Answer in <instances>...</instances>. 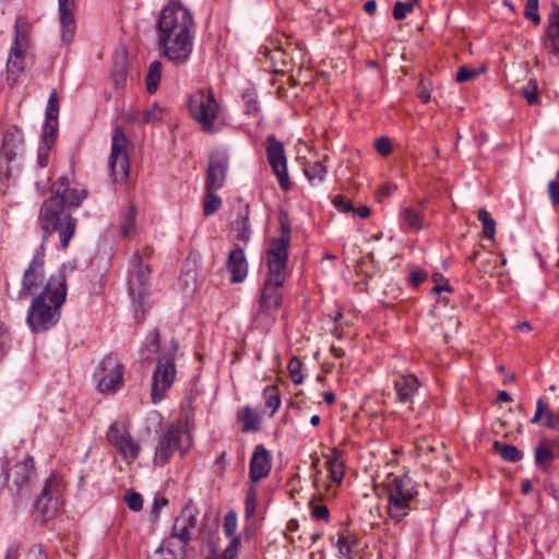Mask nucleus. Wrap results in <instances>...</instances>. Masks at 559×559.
<instances>
[{
  "instance_id": "f257e3e1",
  "label": "nucleus",
  "mask_w": 559,
  "mask_h": 559,
  "mask_svg": "<svg viewBox=\"0 0 559 559\" xmlns=\"http://www.w3.org/2000/svg\"><path fill=\"white\" fill-rule=\"evenodd\" d=\"M292 239V227L288 215H280L278 236L271 239L266 251V267L263 284L260 288L258 309L253 314V324L257 329L267 331L276 321L277 311L283 305L280 288L284 285L288 272V248Z\"/></svg>"
},
{
  "instance_id": "f03ea898",
  "label": "nucleus",
  "mask_w": 559,
  "mask_h": 559,
  "mask_svg": "<svg viewBox=\"0 0 559 559\" xmlns=\"http://www.w3.org/2000/svg\"><path fill=\"white\" fill-rule=\"evenodd\" d=\"M51 195L40 206L38 213V226L41 230V245L53 234H59L61 249H67L74 236L78 219L71 215V210L81 205L86 198V191L70 188L69 178L61 176L51 188Z\"/></svg>"
},
{
  "instance_id": "7ed1b4c3",
  "label": "nucleus",
  "mask_w": 559,
  "mask_h": 559,
  "mask_svg": "<svg viewBox=\"0 0 559 559\" xmlns=\"http://www.w3.org/2000/svg\"><path fill=\"white\" fill-rule=\"evenodd\" d=\"M195 24L191 12L180 2L170 1L159 13L158 45L175 64L186 63L192 52Z\"/></svg>"
},
{
  "instance_id": "20e7f679",
  "label": "nucleus",
  "mask_w": 559,
  "mask_h": 559,
  "mask_svg": "<svg viewBox=\"0 0 559 559\" xmlns=\"http://www.w3.org/2000/svg\"><path fill=\"white\" fill-rule=\"evenodd\" d=\"M67 264L47 281L45 289L32 300L26 323L34 333H41L55 326L61 317V307L67 297Z\"/></svg>"
},
{
  "instance_id": "39448f33",
  "label": "nucleus",
  "mask_w": 559,
  "mask_h": 559,
  "mask_svg": "<svg viewBox=\"0 0 559 559\" xmlns=\"http://www.w3.org/2000/svg\"><path fill=\"white\" fill-rule=\"evenodd\" d=\"M187 107L191 118L204 133L218 132L217 122L222 116V108L211 88H200L190 95Z\"/></svg>"
},
{
  "instance_id": "423d86ee",
  "label": "nucleus",
  "mask_w": 559,
  "mask_h": 559,
  "mask_svg": "<svg viewBox=\"0 0 559 559\" xmlns=\"http://www.w3.org/2000/svg\"><path fill=\"white\" fill-rule=\"evenodd\" d=\"M418 490L408 476H397L388 485V513L391 519L401 522L415 509Z\"/></svg>"
},
{
  "instance_id": "0eeeda50",
  "label": "nucleus",
  "mask_w": 559,
  "mask_h": 559,
  "mask_svg": "<svg viewBox=\"0 0 559 559\" xmlns=\"http://www.w3.org/2000/svg\"><path fill=\"white\" fill-rule=\"evenodd\" d=\"M31 24L25 16H17L14 25L13 40L7 60V82L10 86L17 83L25 68V55L29 48Z\"/></svg>"
},
{
  "instance_id": "6e6552de",
  "label": "nucleus",
  "mask_w": 559,
  "mask_h": 559,
  "mask_svg": "<svg viewBox=\"0 0 559 559\" xmlns=\"http://www.w3.org/2000/svg\"><path fill=\"white\" fill-rule=\"evenodd\" d=\"M150 274V266L143 262L139 252H134L130 261L128 292L132 299L138 321L143 320L144 317V304L147 296Z\"/></svg>"
},
{
  "instance_id": "1a4fd4ad",
  "label": "nucleus",
  "mask_w": 559,
  "mask_h": 559,
  "mask_svg": "<svg viewBox=\"0 0 559 559\" xmlns=\"http://www.w3.org/2000/svg\"><path fill=\"white\" fill-rule=\"evenodd\" d=\"M178 344L173 343L171 348L163 352L158 358L156 368L152 377L151 396L154 404L159 403L166 392L170 389L176 380V353Z\"/></svg>"
},
{
  "instance_id": "9d476101",
  "label": "nucleus",
  "mask_w": 559,
  "mask_h": 559,
  "mask_svg": "<svg viewBox=\"0 0 559 559\" xmlns=\"http://www.w3.org/2000/svg\"><path fill=\"white\" fill-rule=\"evenodd\" d=\"M25 143L22 131L12 126L3 136L0 148V176L10 178L13 170H19L24 159Z\"/></svg>"
},
{
  "instance_id": "9b49d317",
  "label": "nucleus",
  "mask_w": 559,
  "mask_h": 559,
  "mask_svg": "<svg viewBox=\"0 0 559 559\" xmlns=\"http://www.w3.org/2000/svg\"><path fill=\"white\" fill-rule=\"evenodd\" d=\"M191 445V438L181 425H170L160 437L155 450L154 463L165 465L176 452L186 454Z\"/></svg>"
},
{
  "instance_id": "f8f14e48",
  "label": "nucleus",
  "mask_w": 559,
  "mask_h": 559,
  "mask_svg": "<svg viewBox=\"0 0 559 559\" xmlns=\"http://www.w3.org/2000/svg\"><path fill=\"white\" fill-rule=\"evenodd\" d=\"M4 480L12 478L13 486L10 488L15 503L19 504L23 498H26L32 489L33 481L36 477L35 463L32 456L25 457L16 463L10 472H5V462L2 463Z\"/></svg>"
},
{
  "instance_id": "ddd939ff",
  "label": "nucleus",
  "mask_w": 559,
  "mask_h": 559,
  "mask_svg": "<svg viewBox=\"0 0 559 559\" xmlns=\"http://www.w3.org/2000/svg\"><path fill=\"white\" fill-rule=\"evenodd\" d=\"M129 140L120 128H116L111 136L109 168L115 182H124L129 177Z\"/></svg>"
},
{
  "instance_id": "4468645a",
  "label": "nucleus",
  "mask_w": 559,
  "mask_h": 559,
  "mask_svg": "<svg viewBox=\"0 0 559 559\" xmlns=\"http://www.w3.org/2000/svg\"><path fill=\"white\" fill-rule=\"evenodd\" d=\"M63 486L58 474L52 473L46 479L44 487L37 497L34 508L44 520L56 515L61 506Z\"/></svg>"
},
{
  "instance_id": "2eb2a0df",
  "label": "nucleus",
  "mask_w": 559,
  "mask_h": 559,
  "mask_svg": "<svg viewBox=\"0 0 559 559\" xmlns=\"http://www.w3.org/2000/svg\"><path fill=\"white\" fill-rule=\"evenodd\" d=\"M44 250L39 249L33 257L28 267L25 270L22 288L17 294L16 299H22L24 296H37L40 289H45L47 284L45 270H44Z\"/></svg>"
},
{
  "instance_id": "dca6fc26",
  "label": "nucleus",
  "mask_w": 559,
  "mask_h": 559,
  "mask_svg": "<svg viewBox=\"0 0 559 559\" xmlns=\"http://www.w3.org/2000/svg\"><path fill=\"white\" fill-rule=\"evenodd\" d=\"M265 152L267 162L276 176L282 189L290 188V180L287 170V157L283 143L273 134L267 135L265 140Z\"/></svg>"
},
{
  "instance_id": "f3484780",
  "label": "nucleus",
  "mask_w": 559,
  "mask_h": 559,
  "mask_svg": "<svg viewBox=\"0 0 559 559\" xmlns=\"http://www.w3.org/2000/svg\"><path fill=\"white\" fill-rule=\"evenodd\" d=\"M97 389L102 393H115L122 384V367L115 355H106L100 364L99 371L95 374Z\"/></svg>"
},
{
  "instance_id": "a211bd4d",
  "label": "nucleus",
  "mask_w": 559,
  "mask_h": 559,
  "mask_svg": "<svg viewBox=\"0 0 559 559\" xmlns=\"http://www.w3.org/2000/svg\"><path fill=\"white\" fill-rule=\"evenodd\" d=\"M229 157L226 151H215L210 156L206 170V190H218L224 186L228 170Z\"/></svg>"
},
{
  "instance_id": "6ab92c4d",
  "label": "nucleus",
  "mask_w": 559,
  "mask_h": 559,
  "mask_svg": "<svg viewBox=\"0 0 559 559\" xmlns=\"http://www.w3.org/2000/svg\"><path fill=\"white\" fill-rule=\"evenodd\" d=\"M197 516L198 510L194 507L189 504L183 507L180 516L174 523L171 537L188 544L191 540V530L197 525Z\"/></svg>"
},
{
  "instance_id": "aec40b11",
  "label": "nucleus",
  "mask_w": 559,
  "mask_h": 559,
  "mask_svg": "<svg viewBox=\"0 0 559 559\" xmlns=\"http://www.w3.org/2000/svg\"><path fill=\"white\" fill-rule=\"evenodd\" d=\"M544 49L551 56L554 62L559 63V7L555 5L548 15V24L542 38Z\"/></svg>"
},
{
  "instance_id": "412c9836",
  "label": "nucleus",
  "mask_w": 559,
  "mask_h": 559,
  "mask_svg": "<svg viewBox=\"0 0 559 559\" xmlns=\"http://www.w3.org/2000/svg\"><path fill=\"white\" fill-rule=\"evenodd\" d=\"M272 469V457L263 444L254 447L250 459L249 476L255 483L269 476Z\"/></svg>"
},
{
  "instance_id": "4be33fe9",
  "label": "nucleus",
  "mask_w": 559,
  "mask_h": 559,
  "mask_svg": "<svg viewBox=\"0 0 559 559\" xmlns=\"http://www.w3.org/2000/svg\"><path fill=\"white\" fill-rule=\"evenodd\" d=\"M393 384L401 403H412L420 388V381L414 373H395Z\"/></svg>"
},
{
  "instance_id": "5701e85b",
  "label": "nucleus",
  "mask_w": 559,
  "mask_h": 559,
  "mask_svg": "<svg viewBox=\"0 0 559 559\" xmlns=\"http://www.w3.org/2000/svg\"><path fill=\"white\" fill-rule=\"evenodd\" d=\"M226 266L230 273L231 283H241L246 278L248 274V262L241 248L237 247L229 252Z\"/></svg>"
},
{
  "instance_id": "b1692460",
  "label": "nucleus",
  "mask_w": 559,
  "mask_h": 559,
  "mask_svg": "<svg viewBox=\"0 0 559 559\" xmlns=\"http://www.w3.org/2000/svg\"><path fill=\"white\" fill-rule=\"evenodd\" d=\"M249 205H239L237 217L231 222V228L237 231L238 239L248 242L250 239Z\"/></svg>"
},
{
  "instance_id": "393cba45",
  "label": "nucleus",
  "mask_w": 559,
  "mask_h": 559,
  "mask_svg": "<svg viewBox=\"0 0 559 559\" xmlns=\"http://www.w3.org/2000/svg\"><path fill=\"white\" fill-rule=\"evenodd\" d=\"M400 218L403 227L408 231H419L424 227L423 215L415 209L403 207L400 211Z\"/></svg>"
},
{
  "instance_id": "a878e982",
  "label": "nucleus",
  "mask_w": 559,
  "mask_h": 559,
  "mask_svg": "<svg viewBox=\"0 0 559 559\" xmlns=\"http://www.w3.org/2000/svg\"><path fill=\"white\" fill-rule=\"evenodd\" d=\"M61 24V41L66 45L72 43L75 36V21L73 11H59Z\"/></svg>"
},
{
  "instance_id": "bb28decb",
  "label": "nucleus",
  "mask_w": 559,
  "mask_h": 559,
  "mask_svg": "<svg viewBox=\"0 0 559 559\" xmlns=\"http://www.w3.org/2000/svg\"><path fill=\"white\" fill-rule=\"evenodd\" d=\"M329 472L334 481L341 484L344 476L343 452L336 448L332 450V454L328 462Z\"/></svg>"
},
{
  "instance_id": "cd10ccee",
  "label": "nucleus",
  "mask_w": 559,
  "mask_h": 559,
  "mask_svg": "<svg viewBox=\"0 0 559 559\" xmlns=\"http://www.w3.org/2000/svg\"><path fill=\"white\" fill-rule=\"evenodd\" d=\"M238 419L242 423V430L245 432L258 431L260 429V415L249 406L242 407L238 414Z\"/></svg>"
},
{
  "instance_id": "c85d7f7f",
  "label": "nucleus",
  "mask_w": 559,
  "mask_h": 559,
  "mask_svg": "<svg viewBox=\"0 0 559 559\" xmlns=\"http://www.w3.org/2000/svg\"><path fill=\"white\" fill-rule=\"evenodd\" d=\"M117 451L120 453V455L127 463H132L138 459L141 452V445L130 435L117 448Z\"/></svg>"
},
{
  "instance_id": "c756f323",
  "label": "nucleus",
  "mask_w": 559,
  "mask_h": 559,
  "mask_svg": "<svg viewBox=\"0 0 559 559\" xmlns=\"http://www.w3.org/2000/svg\"><path fill=\"white\" fill-rule=\"evenodd\" d=\"M492 447L495 452L507 462L516 463L523 459V453L513 444L495 441Z\"/></svg>"
},
{
  "instance_id": "7c9ffc66",
  "label": "nucleus",
  "mask_w": 559,
  "mask_h": 559,
  "mask_svg": "<svg viewBox=\"0 0 559 559\" xmlns=\"http://www.w3.org/2000/svg\"><path fill=\"white\" fill-rule=\"evenodd\" d=\"M130 436L128 428L118 421H114L106 433V438L116 449Z\"/></svg>"
},
{
  "instance_id": "2f4dec72",
  "label": "nucleus",
  "mask_w": 559,
  "mask_h": 559,
  "mask_svg": "<svg viewBox=\"0 0 559 559\" xmlns=\"http://www.w3.org/2000/svg\"><path fill=\"white\" fill-rule=\"evenodd\" d=\"M162 78V62L155 60L151 62L148 67V71L145 78L146 90L148 94H154Z\"/></svg>"
},
{
  "instance_id": "473e14b6",
  "label": "nucleus",
  "mask_w": 559,
  "mask_h": 559,
  "mask_svg": "<svg viewBox=\"0 0 559 559\" xmlns=\"http://www.w3.org/2000/svg\"><path fill=\"white\" fill-rule=\"evenodd\" d=\"M304 173L311 185H317L324 180L326 168L321 160H314L307 163Z\"/></svg>"
},
{
  "instance_id": "72a5a7b5",
  "label": "nucleus",
  "mask_w": 559,
  "mask_h": 559,
  "mask_svg": "<svg viewBox=\"0 0 559 559\" xmlns=\"http://www.w3.org/2000/svg\"><path fill=\"white\" fill-rule=\"evenodd\" d=\"M478 219L483 225V231L485 237L492 240L496 234V221L491 217L490 213L485 209L479 210Z\"/></svg>"
},
{
  "instance_id": "f704fd0d",
  "label": "nucleus",
  "mask_w": 559,
  "mask_h": 559,
  "mask_svg": "<svg viewBox=\"0 0 559 559\" xmlns=\"http://www.w3.org/2000/svg\"><path fill=\"white\" fill-rule=\"evenodd\" d=\"M265 396V407L271 411V416H273L281 405V396L277 391V388L274 385H269L264 389Z\"/></svg>"
},
{
  "instance_id": "c9c22d12",
  "label": "nucleus",
  "mask_w": 559,
  "mask_h": 559,
  "mask_svg": "<svg viewBox=\"0 0 559 559\" xmlns=\"http://www.w3.org/2000/svg\"><path fill=\"white\" fill-rule=\"evenodd\" d=\"M136 209L131 205L121 221V230L124 237H131L135 230Z\"/></svg>"
},
{
  "instance_id": "e433bc0d",
  "label": "nucleus",
  "mask_w": 559,
  "mask_h": 559,
  "mask_svg": "<svg viewBox=\"0 0 559 559\" xmlns=\"http://www.w3.org/2000/svg\"><path fill=\"white\" fill-rule=\"evenodd\" d=\"M215 190H206L203 212L205 216L213 215L222 206L221 198L214 193Z\"/></svg>"
},
{
  "instance_id": "4c0bfd02",
  "label": "nucleus",
  "mask_w": 559,
  "mask_h": 559,
  "mask_svg": "<svg viewBox=\"0 0 559 559\" xmlns=\"http://www.w3.org/2000/svg\"><path fill=\"white\" fill-rule=\"evenodd\" d=\"M417 4L418 0H411L408 2L396 1L393 7L392 15L395 20L401 21L405 19Z\"/></svg>"
},
{
  "instance_id": "58836bf2",
  "label": "nucleus",
  "mask_w": 559,
  "mask_h": 559,
  "mask_svg": "<svg viewBox=\"0 0 559 559\" xmlns=\"http://www.w3.org/2000/svg\"><path fill=\"white\" fill-rule=\"evenodd\" d=\"M524 17L539 25L542 17L539 14V0H526L524 8Z\"/></svg>"
},
{
  "instance_id": "ea45409f",
  "label": "nucleus",
  "mask_w": 559,
  "mask_h": 559,
  "mask_svg": "<svg viewBox=\"0 0 559 559\" xmlns=\"http://www.w3.org/2000/svg\"><path fill=\"white\" fill-rule=\"evenodd\" d=\"M57 129H58V118L49 119L45 118L44 123V133H43V140L47 144V146H50L55 138L57 135Z\"/></svg>"
},
{
  "instance_id": "a19ab883",
  "label": "nucleus",
  "mask_w": 559,
  "mask_h": 559,
  "mask_svg": "<svg viewBox=\"0 0 559 559\" xmlns=\"http://www.w3.org/2000/svg\"><path fill=\"white\" fill-rule=\"evenodd\" d=\"M521 93L530 105L538 103V86L536 80H530L528 83L522 87Z\"/></svg>"
},
{
  "instance_id": "79ce46f5",
  "label": "nucleus",
  "mask_w": 559,
  "mask_h": 559,
  "mask_svg": "<svg viewBox=\"0 0 559 559\" xmlns=\"http://www.w3.org/2000/svg\"><path fill=\"white\" fill-rule=\"evenodd\" d=\"M301 368H302V362L299 358H297V357L290 358V360L288 362V371H289L292 381L295 384H301L304 381Z\"/></svg>"
},
{
  "instance_id": "37998d69",
  "label": "nucleus",
  "mask_w": 559,
  "mask_h": 559,
  "mask_svg": "<svg viewBox=\"0 0 559 559\" xmlns=\"http://www.w3.org/2000/svg\"><path fill=\"white\" fill-rule=\"evenodd\" d=\"M162 117H163L162 108L157 104H154L148 109L143 111L141 120H142V122H145V123H152V122L160 120Z\"/></svg>"
},
{
  "instance_id": "c03bdc74",
  "label": "nucleus",
  "mask_w": 559,
  "mask_h": 559,
  "mask_svg": "<svg viewBox=\"0 0 559 559\" xmlns=\"http://www.w3.org/2000/svg\"><path fill=\"white\" fill-rule=\"evenodd\" d=\"M237 530V515L234 511H229L224 519V532L227 537H230L231 539L235 536Z\"/></svg>"
},
{
  "instance_id": "a18cd8bd",
  "label": "nucleus",
  "mask_w": 559,
  "mask_h": 559,
  "mask_svg": "<svg viewBox=\"0 0 559 559\" xmlns=\"http://www.w3.org/2000/svg\"><path fill=\"white\" fill-rule=\"evenodd\" d=\"M554 457L555 454L548 447L540 445L535 449V462L537 465L550 462Z\"/></svg>"
},
{
  "instance_id": "49530a36",
  "label": "nucleus",
  "mask_w": 559,
  "mask_h": 559,
  "mask_svg": "<svg viewBox=\"0 0 559 559\" xmlns=\"http://www.w3.org/2000/svg\"><path fill=\"white\" fill-rule=\"evenodd\" d=\"M128 508L132 511H140L143 508L142 496L134 491H129L124 497Z\"/></svg>"
},
{
  "instance_id": "de8ad7c7",
  "label": "nucleus",
  "mask_w": 559,
  "mask_h": 559,
  "mask_svg": "<svg viewBox=\"0 0 559 559\" xmlns=\"http://www.w3.org/2000/svg\"><path fill=\"white\" fill-rule=\"evenodd\" d=\"M257 507V491L253 487L247 490L246 493V501H245V509H246V515L252 516L255 512Z\"/></svg>"
},
{
  "instance_id": "09e8293b",
  "label": "nucleus",
  "mask_w": 559,
  "mask_h": 559,
  "mask_svg": "<svg viewBox=\"0 0 559 559\" xmlns=\"http://www.w3.org/2000/svg\"><path fill=\"white\" fill-rule=\"evenodd\" d=\"M243 100H245V114L248 116H255L259 111L258 102L252 93H245L243 94Z\"/></svg>"
},
{
  "instance_id": "8fccbe9b",
  "label": "nucleus",
  "mask_w": 559,
  "mask_h": 559,
  "mask_svg": "<svg viewBox=\"0 0 559 559\" xmlns=\"http://www.w3.org/2000/svg\"><path fill=\"white\" fill-rule=\"evenodd\" d=\"M57 103H58L57 92L52 91L49 95V99H48V104H47V108H46L47 120L57 118V112H58Z\"/></svg>"
},
{
  "instance_id": "3c124183",
  "label": "nucleus",
  "mask_w": 559,
  "mask_h": 559,
  "mask_svg": "<svg viewBox=\"0 0 559 559\" xmlns=\"http://www.w3.org/2000/svg\"><path fill=\"white\" fill-rule=\"evenodd\" d=\"M240 538L234 537L230 544L223 551L222 559H235L238 555Z\"/></svg>"
},
{
  "instance_id": "603ef678",
  "label": "nucleus",
  "mask_w": 559,
  "mask_h": 559,
  "mask_svg": "<svg viewBox=\"0 0 559 559\" xmlns=\"http://www.w3.org/2000/svg\"><path fill=\"white\" fill-rule=\"evenodd\" d=\"M377 152L382 156H388L392 152L391 140L388 136L379 138L374 143Z\"/></svg>"
},
{
  "instance_id": "864d4df0",
  "label": "nucleus",
  "mask_w": 559,
  "mask_h": 559,
  "mask_svg": "<svg viewBox=\"0 0 559 559\" xmlns=\"http://www.w3.org/2000/svg\"><path fill=\"white\" fill-rule=\"evenodd\" d=\"M333 205L342 213H349L355 211L352 203L341 194L334 197Z\"/></svg>"
},
{
  "instance_id": "5fc2aeb1",
  "label": "nucleus",
  "mask_w": 559,
  "mask_h": 559,
  "mask_svg": "<svg viewBox=\"0 0 559 559\" xmlns=\"http://www.w3.org/2000/svg\"><path fill=\"white\" fill-rule=\"evenodd\" d=\"M337 547H338L340 554L343 557L350 559L352 545H350V542L347 536H344V535L338 536Z\"/></svg>"
},
{
  "instance_id": "6e6d98bb",
  "label": "nucleus",
  "mask_w": 559,
  "mask_h": 559,
  "mask_svg": "<svg viewBox=\"0 0 559 559\" xmlns=\"http://www.w3.org/2000/svg\"><path fill=\"white\" fill-rule=\"evenodd\" d=\"M310 506H312V516L317 520H324L329 521L330 512L326 506L324 504H318L313 506V502L310 501Z\"/></svg>"
},
{
  "instance_id": "4d7b16f0",
  "label": "nucleus",
  "mask_w": 559,
  "mask_h": 559,
  "mask_svg": "<svg viewBox=\"0 0 559 559\" xmlns=\"http://www.w3.org/2000/svg\"><path fill=\"white\" fill-rule=\"evenodd\" d=\"M544 425L549 429L559 431V414L546 409Z\"/></svg>"
},
{
  "instance_id": "13d9d810",
  "label": "nucleus",
  "mask_w": 559,
  "mask_h": 559,
  "mask_svg": "<svg viewBox=\"0 0 559 559\" xmlns=\"http://www.w3.org/2000/svg\"><path fill=\"white\" fill-rule=\"evenodd\" d=\"M26 559H48V556L43 546L34 545L28 549Z\"/></svg>"
},
{
  "instance_id": "bf43d9fd",
  "label": "nucleus",
  "mask_w": 559,
  "mask_h": 559,
  "mask_svg": "<svg viewBox=\"0 0 559 559\" xmlns=\"http://www.w3.org/2000/svg\"><path fill=\"white\" fill-rule=\"evenodd\" d=\"M428 277V273L424 270L417 269L409 275V281L413 286H418L424 283Z\"/></svg>"
},
{
  "instance_id": "052dcab7",
  "label": "nucleus",
  "mask_w": 559,
  "mask_h": 559,
  "mask_svg": "<svg viewBox=\"0 0 559 559\" xmlns=\"http://www.w3.org/2000/svg\"><path fill=\"white\" fill-rule=\"evenodd\" d=\"M10 341V333L4 323L0 322V356L4 354V349Z\"/></svg>"
},
{
  "instance_id": "680f3d73",
  "label": "nucleus",
  "mask_w": 559,
  "mask_h": 559,
  "mask_svg": "<svg viewBox=\"0 0 559 559\" xmlns=\"http://www.w3.org/2000/svg\"><path fill=\"white\" fill-rule=\"evenodd\" d=\"M476 73L477 72L475 70L468 69L466 67H462L459 69V71L456 73V82H459V83L466 82V81L471 80L472 78H474L476 75Z\"/></svg>"
},
{
  "instance_id": "e2e57ef3",
  "label": "nucleus",
  "mask_w": 559,
  "mask_h": 559,
  "mask_svg": "<svg viewBox=\"0 0 559 559\" xmlns=\"http://www.w3.org/2000/svg\"><path fill=\"white\" fill-rule=\"evenodd\" d=\"M548 195L552 202V204H559V182L551 180L548 183Z\"/></svg>"
},
{
  "instance_id": "0e129e2a",
  "label": "nucleus",
  "mask_w": 559,
  "mask_h": 559,
  "mask_svg": "<svg viewBox=\"0 0 559 559\" xmlns=\"http://www.w3.org/2000/svg\"><path fill=\"white\" fill-rule=\"evenodd\" d=\"M112 80L116 87L123 86L127 81V71L124 68H120L112 72Z\"/></svg>"
},
{
  "instance_id": "69168bd1",
  "label": "nucleus",
  "mask_w": 559,
  "mask_h": 559,
  "mask_svg": "<svg viewBox=\"0 0 559 559\" xmlns=\"http://www.w3.org/2000/svg\"><path fill=\"white\" fill-rule=\"evenodd\" d=\"M546 408H547L546 404L544 403V401L542 399H539L536 403V411H535L534 416L531 419V423L532 424L539 423L542 417L545 415Z\"/></svg>"
},
{
  "instance_id": "338daca9",
  "label": "nucleus",
  "mask_w": 559,
  "mask_h": 559,
  "mask_svg": "<svg viewBox=\"0 0 559 559\" xmlns=\"http://www.w3.org/2000/svg\"><path fill=\"white\" fill-rule=\"evenodd\" d=\"M150 559H177V557L173 550L158 548Z\"/></svg>"
},
{
  "instance_id": "774afa93",
  "label": "nucleus",
  "mask_w": 559,
  "mask_h": 559,
  "mask_svg": "<svg viewBox=\"0 0 559 559\" xmlns=\"http://www.w3.org/2000/svg\"><path fill=\"white\" fill-rule=\"evenodd\" d=\"M147 343L154 350H156L159 346V332L157 330H152L147 335Z\"/></svg>"
}]
</instances>
